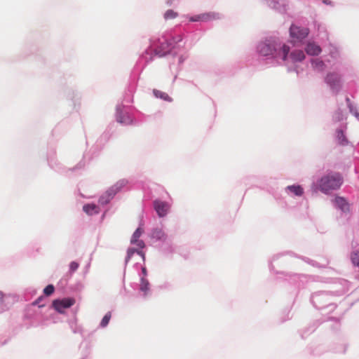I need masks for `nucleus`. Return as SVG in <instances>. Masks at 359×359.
<instances>
[{
	"instance_id": "nucleus-28",
	"label": "nucleus",
	"mask_w": 359,
	"mask_h": 359,
	"mask_svg": "<svg viewBox=\"0 0 359 359\" xmlns=\"http://www.w3.org/2000/svg\"><path fill=\"white\" fill-rule=\"evenodd\" d=\"M190 21H191V22L201 21V15H198L191 17L190 18Z\"/></svg>"
},
{
	"instance_id": "nucleus-11",
	"label": "nucleus",
	"mask_w": 359,
	"mask_h": 359,
	"mask_svg": "<svg viewBox=\"0 0 359 359\" xmlns=\"http://www.w3.org/2000/svg\"><path fill=\"white\" fill-rule=\"evenodd\" d=\"M290 57L293 62H301L304 60L305 55L302 50H297L291 53Z\"/></svg>"
},
{
	"instance_id": "nucleus-6",
	"label": "nucleus",
	"mask_w": 359,
	"mask_h": 359,
	"mask_svg": "<svg viewBox=\"0 0 359 359\" xmlns=\"http://www.w3.org/2000/svg\"><path fill=\"white\" fill-rule=\"evenodd\" d=\"M154 208L161 217L165 216L170 210L169 204L160 200L154 201Z\"/></svg>"
},
{
	"instance_id": "nucleus-23",
	"label": "nucleus",
	"mask_w": 359,
	"mask_h": 359,
	"mask_svg": "<svg viewBox=\"0 0 359 359\" xmlns=\"http://www.w3.org/2000/svg\"><path fill=\"white\" fill-rule=\"evenodd\" d=\"M54 286L53 285H48L44 288L43 293L47 296H50L54 292Z\"/></svg>"
},
{
	"instance_id": "nucleus-31",
	"label": "nucleus",
	"mask_w": 359,
	"mask_h": 359,
	"mask_svg": "<svg viewBox=\"0 0 359 359\" xmlns=\"http://www.w3.org/2000/svg\"><path fill=\"white\" fill-rule=\"evenodd\" d=\"M100 197H104V200H106L107 198V195L104 193Z\"/></svg>"
},
{
	"instance_id": "nucleus-16",
	"label": "nucleus",
	"mask_w": 359,
	"mask_h": 359,
	"mask_svg": "<svg viewBox=\"0 0 359 359\" xmlns=\"http://www.w3.org/2000/svg\"><path fill=\"white\" fill-rule=\"evenodd\" d=\"M337 137L338 142L341 145L347 144V140L342 130H339L337 131Z\"/></svg>"
},
{
	"instance_id": "nucleus-27",
	"label": "nucleus",
	"mask_w": 359,
	"mask_h": 359,
	"mask_svg": "<svg viewBox=\"0 0 359 359\" xmlns=\"http://www.w3.org/2000/svg\"><path fill=\"white\" fill-rule=\"evenodd\" d=\"M313 65H315V67H321L323 66V62L320 60H316L313 61Z\"/></svg>"
},
{
	"instance_id": "nucleus-22",
	"label": "nucleus",
	"mask_w": 359,
	"mask_h": 359,
	"mask_svg": "<svg viewBox=\"0 0 359 359\" xmlns=\"http://www.w3.org/2000/svg\"><path fill=\"white\" fill-rule=\"evenodd\" d=\"M152 236L157 239H161L164 237V233L161 229H155L152 233Z\"/></svg>"
},
{
	"instance_id": "nucleus-7",
	"label": "nucleus",
	"mask_w": 359,
	"mask_h": 359,
	"mask_svg": "<svg viewBox=\"0 0 359 359\" xmlns=\"http://www.w3.org/2000/svg\"><path fill=\"white\" fill-rule=\"evenodd\" d=\"M121 186L118 185V184L112 186L110 187L105 194L107 195V198L104 200V197H100L99 199V203L102 205H106L107 204L112 198L121 189Z\"/></svg>"
},
{
	"instance_id": "nucleus-5",
	"label": "nucleus",
	"mask_w": 359,
	"mask_h": 359,
	"mask_svg": "<svg viewBox=\"0 0 359 359\" xmlns=\"http://www.w3.org/2000/svg\"><path fill=\"white\" fill-rule=\"evenodd\" d=\"M290 36L293 41H301L306 38L309 34V30L306 28H301L299 27L292 25L290 29Z\"/></svg>"
},
{
	"instance_id": "nucleus-20",
	"label": "nucleus",
	"mask_w": 359,
	"mask_h": 359,
	"mask_svg": "<svg viewBox=\"0 0 359 359\" xmlns=\"http://www.w3.org/2000/svg\"><path fill=\"white\" fill-rule=\"evenodd\" d=\"M111 312H108L107 313H106L100 323V325L103 327H106L108 325V323L111 319Z\"/></svg>"
},
{
	"instance_id": "nucleus-8",
	"label": "nucleus",
	"mask_w": 359,
	"mask_h": 359,
	"mask_svg": "<svg viewBox=\"0 0 359 359\" xmlns=\"http://www.w3.org/2000/svg\"><path fill=\"white\" fill-rule=\"evenodd\" d=\"M340 77L337 74L331 73L327 74L326 77V82L333 89L337 88L339 86Z\"/></svg>"
},
{
	"instance_id": "nucleus-17",
	"label": "nucleus",
	"mask_w": 359,
	"mask_h": 359,
	"mask_svg": "<svg viewBox=\"0 0 359 359\" xmlns=\"http://www.w3.org/2000/svg\"><path fill=\"white\" fill-rule=\"evenodd\" d=\"M178 16V13L173 10L169 9L164 13V19L165 20L175 19Z\"/></svg>"
},
{
	"instance_id": "nucleus-30",
	"label": "nucleus",
	"mask_w": 359,
	"mask_h": 359,
	"mask_svg": "<svg viewBox=\"0 0 359 359\" xmlns=\"http://www.w3.org/2000/svg\"><path fill=\"white\" fill-rule=\"evenodd\" d=\"M172 1H173L172 0H168V1H166V4H167L168 6H170V5H172Z\"/></svg>"
},
{
	"instance_id": "nucleus-24",
	"label": "nucleus",
	"mask_w": 359,
	"mask_h": 359,
	"mask_svg": "<svg viewBox=\"0 0 359 359\" xmlns=\"http://www.w3.org/2000/svg\"><path fill=\"white\" fill-rule=\"evenodd\" d=\"M79 264L76 262H72L69 264V271L71 273H73L77 270Z\"/></svg>"
},
{
	"instance_id": "nucleus-12",
	"label": "nucleus",
	"mask_w": 359,
	"mask_h": 359,
	"mask_svg": "<svg viewBox=\"0 0 359 359\" xmlns=\"http://www.w3.org/2000/svg\"><path fill=\"white\" fill-rule=\"evenodd\" d=\"M135 253L139 255L142 257L143 262L145 260V255L142 250H135L134 248H129L128 250L127 257L126 258V263L129 261V259L133 257V255Z\"/></svg>"
},
{
	"instance_id": "nucleus-4",
	"label": "nucleus",
	"mask_w": 359,
	"mask_h": 359,
	"mask_svg": "<svg viewBox=\"0 0 359 359\" xmlns=\"http://www.w3.org/2000/svg\"><path fill=\"white\" fill-rule=\"evenodd\" d=\"M75 304V299L73 298H64L62 299H55L53 302V308L59 313H63L65 309H68Z\"/></svg>"
},
{
	"instance_id": "nucleus-9",
	"label": "nucleus",
	"mask_w": 359,
	"mask_h": 359,
	"mask_svg": "<svg viewBox=\"0 0 359 359\" xmlns=\"http://www.w3.org/2000/svg\"><path fill=\"white\" fill-rule=\"evenodd\" d=\"M306 51L309 55H318L321 52V48L314 43H309L306 48Z\"/></svg>"
},
{
	"instance_id": "nucleus-15",
	"label": "nucleus",
	"mask_w": 359,
	"mask_h": 359,
	"mask_svg": "<svg viewBox=\"0 0 359 359\" xmlns=\"http://www.w3.org/2000/svg\"><path fill=\"white\" fill-rule=\"evenodd\" d=\"M218 15L215 13H206L201 14V21L207 22L218 18Z\"/></svg>"
},
{
	"instance_id": "nucleus-26",
	"label": "nucleus",
	"mask_w": 359,
	"mask_h": 359,
	"mask_svg": "<svg viewBox=\"0 0 359 359\" xmlns=\"http://www.w3.org/2000/svg\"><path fill=\"white\" fill-rule=\"evenodd\" d=\"M154 93L156 97H160L162 98H165V97L168 96L166 94H165L159 90H154Z\"/></svg>"
},
{
	"instance_id": "nucleus-1",
	"label": "nucleus",
	"mask_w": 359,
	"mask_h": 359,
	"mask_svg": "<svg viewBox=\"0 0 359 359\" xmlns=\"http://www.w3.org/2000/svg\"><path fill=\"white\" fill-rule=\"evenodd\" d=\"M258 50L259 52L264 56L273 55L275 57H282L283 60H285L290 51V48L286 45L281 46L280 43H277L275 41H265L259 44Z\"/></svg>"
},
{
	"instance_id": "nucleus-29",
	"label": "nucleus",
	"mask_w": 359,
	"mask_h": 359,
	"mask_svg": "<svg viewBox=\"0 0 359 359\" xmlns=\"http://www.w3.org/2000/svg\"><path fill=\"white\" fill-rule=\"evenodd\" d=\"M117 121H118V122H120V123H125V121H123V120H122V118H121V116H119L117 117Z\"/></svg>"
},
{
	"instance_id": "nucleus-14",
	"label": "nucleus",
	"mask_w": 359,
	"mask_h": 359,
	"mask_svg": "<svg viewBox=\"0 0 359 359\" xmlns=\"http://www.w3.org/2000/svg\"><path fill=\"white\" fill-rule=\"evenodd\" d=\"M287 189L296 196H302L304 193L303 188L299 185L288 186Z\"/></svg>"
},
{
	"instance_id": "nucleus-32",
	"label": "nucleus",
	"mask_w": 359,
	"mask_h": 359,
	"mask_svg": "<svg viewBox=\"0 0 359 359\" xmlns=\"http://www.w3.org/2000/svg\"><path fill=\"white\" fill-rule=\"evenodd\" d=\"M142 273H143L144 274H146L147 271H146V269H145L144 267V268H142Z\"/></svg>"
},
{
	"instance_id": "nucleus-13",
	"label": "nucleus",
	"mask_w": 359,
	"mask_h": 359,
	"mask_svg": "<svg viewBox=\"0 0 359 359\" xmlns=\"http://www.w3.org/2000/svg\"><path fill=\"white\" fill-rule=\"evenodd\" d=\"M83 210L88 215H93L99 212L98 207L95 204H86L83 205Z\"/></svg>"
},
{
	"instance_id": "nucleus-18",
	"label": "nucleus",
	"mask_w": 359,
	"mask_h": 359,
	"mask_svg": "<svg viewBox=\"0 0 359 359\" xmlns=\"http://www.w3.org/2000/svg\"><path fill=\"white\" fill-rule=\"evenodd\" d=\"M142 233H143V229L140 227L137 228L133 234L130 243H134V242L137 241V240H139V238L141 236Z\"/></svg>"
},
{
	"instance_id": "nucleus-3",
	"label": "nucleus",
	"mask_w": 359,
	"mask_h": 359,
	"mask_svg": "<svg viewBox=\"0 0 359 359\" xmlns=\"http://www.w3.org/2000/svg\"><path fill=\"white\" fill-rule=\"evenodd\" d=\"M172 43L167 39L163 37L158 39V44L154 49V53L158 57H163L168 53L171 49Z\"/></svg>"
},
{
	"instance_id": "nucleus-2",
	"label": "nucleus",
	"mask_w": 359,
	"mask_h": 359,
	"mask_svg": "<svg viewBox=\"0 0 359 359\" xmlns=\"http://www.w3.org/2000/svg\"><path fill=\"white\" fill-rule=\"evenodd\" d=\"M342 177L338 173H329L322 177L317 182L318 188L323 193L339 189L342 184Z\"/></svg>"
},
{
	"instance_id": "nucleus-10",
	"label": "nucleus",
	"mask_w": 359,
	"mask_h": 359,
	"mask_svg": "<svg viewBox=\"0 0 359 359\" xmlns=\"http://www.w3.org/2000/svg\"><path fill=\"white\" fill-rule=\"evenodd\" d=\"M334 203L337 208L342 211L346 212L348 210V204L346 201L342 197H336Z\"/></svg>"
},
{
	"instance_id": "nucleus-19",
	"label": "nucleus",
	"mask_w": 359,
	"mask_h": 359,
	"mask_svg": "<svg viewBox=\"0 0 359 359\" xmlns=\"http://www.w3.org/2000/svg\"><path fill=\"white\" fill-rule=\"evenodd\" d=\"M149 289V283L147 280L142 278L140 284V290L147 293Z\"/></svg>"
},
{
	"instance_id": "nucleus-25",
	"label": "nucleus",
	"mask_w": 359,
	"mask_h": 359,
	"mask_svg": "<svg viewBox=\"0 0 359 359\" xmlns=\"http://www.w3.org/2000/svg\"><path fill=\"white\" fill-rule=\"evenodd\" d=\"M131 243L136 245L141 249H142L145 247V244H144V241L142 240H137V241H135L134 243Z\"/></svg>"
},
{
	"instance_id": "nucleus-21",
	"label": "nucleus",
	"mask_w": 359,
	"mask_h": 359,
	"mask_svg": "<svg viewBox=\"0 0 359 359\" xmlns=\"http://www.w3.org/2000/svg\"><path fill=\"white\" fill-rule=\"evenodd\" d=\"M351 261L355 266H359V251L353 252L351 254Z\"/></svg>"
}]
</instances>
